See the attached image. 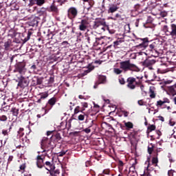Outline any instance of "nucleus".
<instances>
[{
    "instance_id": "36",
    "label": "nucleus",
    "mask_w": 176,
    "mask_h": 176,
    "mask_svg": "<svg viewBox=\"0 0 176 176\" xmlns=\"http://www.w3.org/2000/svg\"><path fill=\"white\" fill-rule=\"evenodd\" d=\"M11 9L12 10H19V5H17L15 3H11Z\"/></svg>"
},
{
    "instance_id": "28",
    "label": "nucleus",
    "mask_w": 176,
    "mask_h": 176,
    "mask_svg": "<svg viewBox=\"0 0 176 176\" xmlns=\"http://www.w3.org/2000/svg\"><path fill=\"white\" fill-rule=\"evenodd\" d=\"M40 96L41 100H45V98H47V97H49V91L41 93Z\"/></svg>"
},
{
    "instance_id": "14",
    "label": "nucleus",
    "mask_w": 176,
    "mask_h": 176,
    "mask_svg": "<svg viewBox=\"0 0 176 176\" xmlns=\"http://www.w3.org/2000/svg\"><path fill=\"white\" fill-rule=\"evenodd\" d=\"M140 41H142V43L139 44L136 46L138 49H142L144 50V49H146L148 47V45H149V38L148 37L144 38H140Z\"/></svg>"
},
{
    "instance_id": "22",
    "label": "nucleus",
    "mask_w": 176,
    "mask_h": 176,
    "mask_svg": "<svg viewBox=\"0 0 176 176\" xmlns=\"http://www.w3.org/2000/svg\"><path fill=\"white\" fill-rule=\"evenodd\" d=\"M13 126V124L10 125L8 129H3L2 130V134L4 135V137H8L9 133H10L12 130V127Z\"/></svg>"
},
{
    "instance_id": "38",
    "label": "nucleus",
    "mask_w": 176,
    "mask_h": 176,
    "mask_svg": "<svg viewBox=\"0 0 176 176\" xmlns=\"http://www.w3.org/2000/svg\"><path fill=\"white\" fill-rule=\"evenodd\" d=\"M36 5L37 6H42L44 3H45L46 1L45 0H36Z\"/></svg>"
},
{
    "instance_id": "64",
    "label": "nucleus",
    "mask_w": 176,
    "mask_h": 176,
    "mask_svg": "<svg viewBox=\"0 0 176 176\" xmlns=\"http://www.w3.org/2000/svg\"><path fill=\"white\" fill-rule=\"evenodd\" d=\"M133 171H136L135 170V166H131L130 168H129V172H133Z\"/></svg>"
},
{
    "instance_id": "11",
    "label": "nucleus",
    "mask_w": 176,
    "mask_h": 176,
    "mask_svg": "<svg viewBox=\"0 0 176 176\" xmlns=\"http://www.w3.org/2000/svg\"><path fill=\"white\" fill-rule=\"evenodd\" d=\"M36 160L38 168H43L45 167V155H37Z\"/></svg>"
},
{
    "instance_id": "16",
    "label": "nucleus",
    "mask_w": 176,
    "mask_h": 176,
    "mask_svg": "<svg viewBox=\"0 0 176 176\" xmlns=\"http://www.w3.org/2000/svg\"><path fill=\"white\" fill-rule=\"evenodd\" d=\"M47 12H50L51 13H55L56 14H58V8L56 6L54 3H53L50 7L46 8Z\"/></svg>"
},
{
    "instance_id": "39",
    "label": "nucleus",
    "mask_w": 176,
    "mask_h": 176,
    "mask_svg": "<svg viewBox=\"0 0 176 176\" xmlns=\"http://www.w3.org/2000/svg\"><path fill=\"white\" fill-rule=\"evenodd\" d=\"M31 35H32V32H28L27 37L23 39V43L28 42L30 41V38H31Z\"/></svg>"
},
{
    "instance_id": "32",
    "label": "nucleus",
    "mask_w": 176,
    "mask_h": 176,
    "mask_svg": "<svg viewBox=\"0 0 176 176\" xmlns=\"http://www.w3.org/2000/svg\"><path fill=\"white\" fill-rule=\"evenodd\" d=\"M123 40L118 38L116 41L113 42V46L114 47H119L118 46L120 45V43H122Z\"/></svg>"
},
{
    "instance_id": "35",
    "label": "nucleus",
    "mask_w": 176,
    "mask_h": 176,
    "mask_svg": "<svg viewBox=\"0 0 176 176\" xmlns=\"http://www.w3.org/2000/svg\"><path fill=\"white\" fill-rule=\"evenodd\" d=\"M81 105H82L81 112L83 113V111H85L86 108L89 107V104L87 102H82Z\"/></svg>"
},
{
    "instance_id": "46",
    "label": "nucleus",
    "mask_w": 176,
    "mask_h": 176,
    "mask_svg": "<svg viewBox=\"0 0 176 176\" xmlns=\"http://www.w3.org/2000/svg\"><path fill=\"white\" fill-rule=\"evenodd\" d=\"M0 120L1 122H6V120H8V117H6L5 115H3L0 116Z\"/></svg>"
},
{
    "instance_id": "45",
    "label": "nucleus",
    "mask_w": 176,
    "mask_h": 176,
    "mask_svg": "<svg viewBox=\"0 0 176 176\" xmlns=\"http://www.w3.org/2000/svg\"><path fill=\"white\" fill-rule=\"evenodd\" d=\"M43 80L42 78H36V85H42Z\"/></svg>"
},
{
    "instance_id": "49",
    "label": "nucleus",
    "mask_w": 176,
    "mask_h": 176,
    "mask_svg": "<svg viewBox=\"0 0 176 176\" xmlns=\"http://www.w3.org/2000/svg\"><path fill=\"white\" fill-rule=\"evenodd\" d=\"M119 80V83L120 85H125L126 84V81L124 80V78H120L118 79Z\"/></svg>"
},
{
    "instance_id": "15",
    "label": "nucleus",
    "mask_w": 176,
    "mask_h": 176,
    "mask_svg": "<svg viewBox=\"0 0 176 176\" xmlns=\"http://www.w3.org/2000/svg\"><path fill=\"white\" fill-rule=\"evenodd\" d=\"M57 103V97H52L47 102L46 104V109H48V111H50L53 107H54V104Z\"/></svg>"
},
{
    "instance_id": "37",
    "label": "nucleus",
    "mask_w": 176,
    "mask_h": 176,
    "mask_svg": "<svg viewBox=\"0 0 176 176\" xmlns=\"http://www.w3.org/2000/svg\"><path fill=\"white\" fill-rule=\"evenodd\" d=\"M94 69V66H89L87 70L84 72V75H87L89 72H91Z\"/></svg>"
},
{
    "instance_id": "59",
    "label": "nucleus",
    "mask_w": 176,
    "mask_h": 176,
    "mask_svg": "<svg viewBox=\"0 0 176 176\" xmlns=\"http://www.w3.org/2000/svg\"><path fill=\"white\" fill-rule=\"evenodd\" d=\"M111 124H113V126H116V124H118V121H116V120L115 119H112L111 121Z\"/></svg>"
},
{
    "instance_id": "4",
    "label": "nucleus",
    "mask_w": 176,
    "mask_h": 176,
    "mask_svg": "<svg viewBox=\"0 0 176 176\" xmlns=\"http://www.w3.org/2000/svg\"><path fill=\"white\" fill-rule=\"evenodd\" d=\"M126 87L131 90H134L137 86L141 85V81H137V78L134 77H129L126 79Z\"/></svg>"
},
{
    "instance_id": "2",
    "label": "nucleus",
    "mask_w": 176,
    "mask_h": 176,
    "mask_svg": "<svg viewBox=\"0 0 176 176\" xmlns=\"http://www.w3.org/2000/svg\"><path fill=\"white\" fill-rule=\"evenodd\" d=\"M120 68L122 69L124 73L132 71L135 72H140V67L135 65V64L131 63V60H122L120 62Z\"/></svg>"
},
{
    "instance_id": "33",
    "label": "nucleus",
    "mask_w": 176,
    "mask_h": 176,
    "mask_svg": "<svg viewBox=\"0 0 176 176\" xmlns=\"http://www.w3.org/2000/svg\"><path fill=\"white\" fill-rule=\"evenodd\" d=\"M149 94H150L151 98H155L156 97V94H155V91L153 90V88L150 87Z\"/></svg>"
},
{
    "instance_id": "52",
    "label": "nucleus",
    "mask_w": 176,
    "mask_h": 176,
    "mask_svg": "<svg viewBox=\"0 0 176 176\" xmlns=\"http://www.w3.org/2000/svg\"><path fill=\"white\" fill-rule=\"evenodd\" d=\"M27 167V166L25 165V164H22L20 166L19 168L20 170H21L22 171H24L25 170V168Z\"/></svg>"
},
{
    "instance_id": "51",
    "label": "nucleus",
    "mask_w": 176,
    "mask_h": 176,
    "mask_svg": "<svg viewBox=\"0 0 176 176\" xmlns=\"http://www.w3.org/2000/svg\"><path fill=\"white\" fill-rule=\"evenodd\" d=\"M39 14H46V8H41V10L38 12Z\"/></svg>"
},
{
    "instance_id": "21",
    "label": "nucleus",
    "mask_w": 176,
    "mask_h": 176,
    "mask_svg": "<svg viewBox=\"0 0 176 176\" xmlns=\"http://www.w3.org/2000/svg\"><path fill=\"white\" fill-rule=\"evenodd\" d=\"M154 148H155V144H153V143H151L150 146H148L147 148V152L148 155H153V152L155 151Z\"/></svg>"
},
{
    "instance_id": "10",
    "label": "nucleus",
    "mask_w": 176,
    "mask_h": 176,
    "mask_svg": "<svg viewBox=\"0 0 176 176\" xmlns=\"http://www.w3.org/2000/svg\"><path fill=\"white\" fill-rule=\"evenodd\" d=\"M143 67H148L149 69H153L152 65L156 64V60L155 59H151V58H147L143 62H142Z\"/></svg>"
},
{
    "instance_id": "31",
    "label": "nucleus",
    "mask_w": 176,
    "mask_h": 176,
    "mask_svg": "<svg viewBox=\"0 0 176 176\" xmlns=\"http://www.w3.org/2000/svg\"><path fill=\"white\" fill-rule=\"evenodd\" d=\"M45 165L47 166V167L50 168V170H54L56 168V167L52 164V162L49 161L45 162V163H44V166Z\"/></svg>"
},
{
    "instance_id": "7",
    "label": "nucleus",
    "mask_w": 176,
    "mask_h": 176,
    "mask_svg": "<svg viewBox=\"0 0 176 176\" xmlns=\"http://www.w3.org/2000/svg\"><path fill=\"white\" fill-rule=\"evenodd\" d=\"M14 72H19L21 75L25 73V63L19 62L14 65Z\"/></svg>"
},
{
    "instance_id": "5",
    "label": "nucleus",
    "mask_w": 176,
    "mask_h": 176,
    "mask_svg": "<svg viewBox=\"0 0 176 176\" xmlns=\"http://www.w3.org/2000/svg\"><path fill=\"white\" fill-rule=\"evenodd\" d=\"M79 12L78 11V8L75 7H70L67 10V17L69 20L74 21L76 17H78Z\"/></svg>"
},
{
    "instance_id": "34",
    "label": "nucleus",
    "mask_w": 176,
    "mask_h": 176,
    "mask_svg": "<svg viewBox=\"0 0 176 176\" xmlns=\"http://www.w3.org/2000/svg\"><path fill=\"white\" fill-rule=\"evenodd\" d=\"M113 72L114 74H116V75H120V74H122L123 72V69H119V68H114L113 69Z\"/></svg>"
},
{
    "instance_id": "23",
    "label": "nucleus",
    "mask_w": 176,
    "mask_h": 176,
    "mask_svg": "<svg viewBox=\"0 0 176 176\" xmlns=\"http://www.w3.org/2000/svg\"><path fill=\"white\" fill-rule=\"evenodd\" d=\"M45 168L47 170V171L50 173V175H52V176H57V175H58V174H60V170H58V169L53 170L54 169L49 170L47 168Z\"/></svg>"
},
{
    "instance_id": "24",
    "label": "nucleus",
    "mask_w": 176,
    "mask_h": 176,
    "mask_svg": "<svg viewBox=\"0 0 176 176\" xmlns=\"http://www.w3.org/2000/svg\"><path fill=\"white\" fill-rule=\"evenodd\" d=\"M10 112H12L13 116H15V118H17V116H19V109L16 107H12Z\"/></svg>"
},
{
    "instance_id": "61",
    "label": "nucleus",
    "mask_w": 176,
    "mask_h": 176,
    "mask_svg": "<svg viewBox=\"0 0 176 176\" xmlns=\"http://www.w3.org/2000/svg\"><path fill=\"white\" fill-rule=\"evenodd\" d=\"M62 46H63L64 47H67V46H68V45H69L68 43V41H63L62 43H61Z\"/></svg>"
},
{
    "instance_id": "17",
    "label": "nucleus",
    "mask_w": 176,
    "mask_h": 176,
    "mask_svg": "<svg viewBox=\"0 0 176 176\" xmlns=\"http://www.w3.org/2000/svg\"><path fill=\"white\" fill-rule=\"evenodd\" d=\"M157 47V45H156V43L153 42L152 44L149 45L148 46V50H149V54L151 56H153V54L152 53H157V50H156Z\"/></svg>"
},
{
    "instance_id": "40",
    "label": "nucleus",
    "mask_w": 176,
    "mask_h": 176,
    "mask_svg": "<svg viewBox=\"0 0 176 176\" xmlns=\"http://www.w3.org/2000/svg\"><path fill=\"white\" fill-rule=\"evenodd\" d=\"M79 112H82V108L80 107V106H77L74 109V115L79 113Z\"/></svg>"
},
{
    "instance_id": "48",
    "label": "nucleus",
    "mask_w": 176,
    "mask_h": 176,
    "mask_svg": "<svg viewBox=\"0 0 176 176\" xmlns=\"http://www.w3.org/2000/svg\"><path fill=\"white\" fill-rule=\"evenodd\" d=\"M163 104H164V102L163 100H158L157 102V107H162Z\"/></svg>"
},
{
    "instance_id": "63",
    "label": "nucleus",
    "mask_w": 176,
    "mask_h": 176,
    "mask_svg": "<svg viewBox=\"0 0 176 176\" xmlns=\"http://www.w3.org/2000/svg\"><path fill=\"white\" fill-rule=\"evenodd\" d=\"M12 161H13V155H10L8 160V163L9 164Z\"/></svg>"
},
{
    "instance_id": "19",
    "label": "nucleus",
    "mask_w": 176,
    "mask_h": 176,
    "mask_svg": "<svg viewBox=\"0 0 176 176\" xmlns=\"http://www.w3.org/2000/svg\"><path fill=\"white\" fill-rule=\"evenodd\" d=\"M118 9L119 7L116 4H110L107 12L108 13H115V12H118Z\"/></svg>"
},
{
    "instance_id": "12",
    "label": "nucleus",
    "mask_w": 176,
    "mask_h": 176,
    "mask_svg": "<svg viewBox=\"0 0 176 176\" xmlns=\"http://www.w3.org/2000/svg\"><path fill=\"white\" fill-rule=\"evenodd\" d=\"M102 25H107V22H105V21L104 20H98L94 22L92 27L94 30H98L99 31H100Z\"/></svg>"
},
{
    "instance_id": "41",
    "label": "nucleus",
    "mask_w": 176,
    "mask_h": 176,
    "mask_svg": "<svg viewBox=\"0 0 176 176\" xmlns=\"http://www.w3.org/2000/svg\"><path fill=\"white\" fill-rule=\"evenodd\" d=\"M160 16H161L162 17L164 18V17H167V16H168V12L167 11H161L160 13Z\"/></svg>"
},
{
    "instance_id": "58",
    "label": "nucleus",
    "mask_w": 176,
    "mask_h": 176,
    "mask_svg": "<svg viewBox=\"0 0 176 176\" xmlns=\"http://www.w3.org/2000/svg\"><path fill=\"white\" fill-rule=\"evenodd\" d=\"M129 175H130V176H135V175H137V170L132 171V172H129Z\"/></svg>"
},
{
    "instance_id": "47",
    "label": "nucleus",
    "mask_w": 176,
    "mask_h": 176,
    "mask_svg": "<svg viewBox=\"0 0 176 176\" xmlns=\"http://www.w3.org/2000/svg\"><path fill=\"white\" fill-rule=\"evenodd\" d=\"M29 6H34V5L36 4V0H29Z\"/></svg>"
},
{
    "instance_id": "53",
    "label": "nucleus",
    "mask_w": 176,
    "mask_h": 176,
    "mask_svg": "<svg viewBox=\"0 0 176 176\" xmlns=\"http://www.w3.org/2000/svg\"><path fill=\"white\" fill-rule=\"evenodd\" d=\"M109 173H111V171L109 170V169H104L102 171V174H104L105 175H109Z\"/></svg>"
},
{
    "instance_id": "1",
    "label": "nucleus",
    "mask_w": 176,
    "mask_h": 176,
    "mask_svg": "<svg viewBox=\"0 0 176 176\" xmlns=\"http://www.w3.org/2000/svg\"><path fill=\"white\" fill-rule=\"evenodd\" d=\"M46 137H43L41 142V148L43 149V152H47L52 153L54 147L52 145V141L60 143L61 142V134L56 131H47Z\"/></svg>"
},
{
    "instance_id": "50",
    "label": "nucleus",
    "mask_w": 176,
    "mask_h": 176,
    "mask_svg": "<svg viewBox=\"0 0 176 176\" xmlns=\"http://www.w3.org/2000/svg\"><path fill=\"white\" fill-rule=\"evenodd\" d=\"M82 131H84V133H86V134H89L91 133V129H90V128H86L83 129Z\"/></svg>"
},
{
    "instance_id": "18",
    "label": "nucleus",
    "mask_w": 176,
    "mask_h": 176,
    "mask_svg": "<svg viewBox=\"0 0 176 176\" xmlns=\"http://www.w3.org/2000/svg\"><path fill=\"white\" fill-rule=\"evenodd\" d=\"M167 93L169 96H176V84L167 87Z\"/></svg>"
},
{
    "instance_id": "13",
    "label": "nucleus",
    "mask_w": 176,
    "mask_h": 176,
    "mask_svg": "<svg viewBox=\"0 0 176 176\" xmlns=\"http://www.w3.org/2000/svg\"><path fill=\"white\" fill-rule=\"evenodd\" d=\"M105 83H107V76L98 75V81L95 82V85H94V89H97V87H98V85H104Z\"/></svg>"
},
{
    "instance_id": "20",
    "label": "nucleus",
    "mask_w": 176,
    "mask_h": 176,
    "mask_svg": "<svg viewBox=\"0 0 176 176\" xmlns=\"http://www.w3.org/2000/svg\"><path fill=\"white\" fill-rule=\"evenodd\" d=\"M67 122H60V125L57 126L58 131H63V130H65L67 129Z\"/></svg>"
},
{
    "instance_id": "29",
    "label": "nucleus",
    "mask_w": 176,
    "mask_h": 176,
    "mask_svg": "<svg viewBox=\"0 0 176 176\" xmlns=\"http://www.w3.org/2000/svg\"><path fill=\"white\" fill-rule=\"evenodd\" d=\"M3 46H4V50H6V52L10 50V41L5 42Z\"/></svg>"
},
{
    "instance_id": "6",
    "label": "nucleus",
    "mask_w": 176,
    "mask_h": 176,
    "mask_svg": "<svg viewBox=\"0 0 176 176\" xmlns=\"http://www.w3.org/2000/svg\"><path fill=\"white\" fill-rule=\"evenodd\" d=\"M163 151V148H158L155 151H153V157L151 158V163L154 167H157V163H159V153Z\"/></svg>"
},
{
    "instance_id": "42",
    "label": "nucleus",
    "mask_w": 176,
    "mask_h": 176,
    "mask_svg": "<svg viewBox=\"0 0 176 176\" xmlns=\"http://www.w3.org/2000/svg\"><path fill=\"white\" fill-rule=\"evenodd\" d=\"M24 128H20L19 130L18 131V134L19 137H23L24 135Z\"/></svg>"
},
{
    "instance_id": "26",
    "label": "nucleus",
    "mask_w": 176,
    "mask_h": 176,
    "mask_svg": "<svg viewBox=\"0 0 176 176\" xmlns=\"http://www.w3.org/2000/svg\"><path fill=\"white\" fill-rule=\"evenodd\" d=\"M30 25H32V27H37L38 25V19L37 18H33V19L30 21Z\"/></svg>"
},
{
    "instance_id": "30",
    "label": "nucleus",
    "mask_w": 176,
    "mask_h": 176,
    "mask_svg": "<svg viewBox=\"0 0 176 176\" xmlns=\"http://www.w3.org/2000/svg\"><path fill=\"white\" fill-rule=\"evenodd\" d=\"M156 130V126L151 124L149 125L147 128V133H152V131H155Z\"/></svg>"
},
{
    "instance_id": "3",
    "label": "nucleus",
    "mask_w": 176,
    "mask_h": 176,
    "mask_svg": "<svg viewBox=\"0 0 176 176\" xmlns=\"http://www.w3.org/2000/svg\"><path fill=\"white\" fill-rule=\"evenodd\" d=\"M162 31L166 35V36H171L175 39L176 38V24L171 23L169 26L164 25L162 27Z\"/></svg>"
},
{
    "instance_id": "8",
    "label": "nucleus",
    "mask_w": 176,
    "mask_h": 176,
    "mask_svg": "<svg viewBox=\"0 0 176 176\" xmlns=\"http://www.w3.org/2000/svg\"><path fill=\"white\" fill-rule=\"evenodd\" d=\"M78 28L80 31H86L89 27V18H84L80 22H78Z\"/></svg>"
},
{
    "instance_id": "55",
    "label": "nucleus",
    "mask_w": 176,
    "mask_h": 176,
    "mask_svg": "<svg viewBox=\"0 0 176 176\" xmlns=\"http://www.w3.org/2000/svg\"><path fill=\"white\" fill-rule=\"evenodd\" d=\"M65 153H67V151H60L58 153V156H59L60 157H63V156H64Z\"/></svg>"
},
{
    "instance_id": "60",
    "label": "nucleus",
    "mask_w": 176,
    "mask_h": 176,
    "mask_svg": "<svg viewBox=\"0 0 176 176\" xmlns=\"http://www.w3.org/2000/svg\"><path fill=\"white\" fill-rule=\"evenodd\" d=\"M14 57H16V55L8 56V58H9L11 63H13V60H14Z\"/></svg>"
},
{
    "instance_id": "25",
    "label": "nucleus",
    "mask_w": 176,
    "mask_h": 176,
    "mask_svg": "<svg viewBox=\"0 0 176 176\" xmlns=\"http://www.w3.org/2000/svg\"><path fill=\"white\" fill-rule=\"evenodd\" d=\"M96 39H97V37L94 35H91L87 36V42L89 43H92L93 42H96Z\"/></svg>"
},
{
    "instance_id": "27",
    "label": "nucleus",
    "mask_w": 176,
    "mask_h": 176,
    "mask_svg": "<svg viewBox=\"0 0 176 176\" xmlns=\"http://www.w3.org/2000/svg\"><path fill=\"white\" fill-rule=\"evenodd\" d=\"M124 126L126 127V130H130V129L134 127V124L131 122H124Z\"/></svg>"
},
{
    "instance_id": "54",
    "label": "nucleus",
    "mask_w": 176,
    "mask_h": 176,
    "mask_svg": "<svg viewBox=\"0 0 176 176\" xmlns=\"http://www.w3.org/2000/svg\"><path fill=\"white\" fill-rule=\"evenodd\" d=\"M105 28H108V25H107V23H106V25H102V26L100 31L101 32H105Z\"/></svg>"
},
{
    "instance_id": "9",
    "label": "nucleus",
    "mask_w": 176,
    "mask_h": 176,
    "mask_svg": "<svg viewBox=\"0 0 176 176\" xmlns=\"http://www.w3.org/2000/svg\"><path fill=\"white\" fill-rule=\"evenodd\" d=\"M19 83L18 86L19 87H21L22 89H24L25 87H27L30 83V80H28V78H25L23 76H21L19 78H18Z\"/></svg>"
},
{
    "instance_id": "57",
    "label": "nucleus",
    "mask_w": 176,
    "mask_h": 176,
    "mask_svg": "<svg viewBox=\"0 0 176 176\" xmlns=\"http://www.w3.org/2000/svg\"><path fill=\"white\" fill-rule=\"evenodd\" d=\"M124 164L121 160H120L118 162V166H119V169L120 170L122 169V168L123 167Z\"/></svg>"
},
{
    "instance_id": "62",
    "label": "nucleus",
    "mask_w": 176,
    "mask_h": 176,
    "mask_svg": "<svg viewBox=\"0 0 176 176\" xmlns=\"http://www.w3.org/2000/svg\"><path fill=\"white\" fill-rule=\"evenodd\" d=\"M168 176H174V170H168Z\"/></svg>"
},
{
    "instance_id": "43",
    "label": "nucleus",
    "mask_w": 176,
    "mask_h": 176,
    "mask_svg": "<svg viewBox=\"0 0 176 176\" xmlns=\"http://www.w3.org/2000/svg\"><path fill=\"white\" fill-rule=\"evenodd\" d=\"M134 9H135V10L136 11V12H140V10H141V5H140V4H136V5H135V6H134Z\"/></svg>"
},
{
    "instance_id": "56",
    "label": "nucleus",
    "mask_w": 176,
    "mask_h": 176,
    "mask_svg": "<svg viewBox=\"0 0 176 176\" xmlns=\"http://www.w3.org/2000/svg\"><path fill=\"white\" fill-rule=\"evenodd\" d=\"M78 120L83 121L85 120V115H79L78 117Z\"/></svg>"
},
{
    "instance_id": "44",
    "label": "nucleus",
    "mask_w": 176,
    "mask_h": 176,
    "mask_svg": "<svg viewBox=\"0 0 176 176\" xmlns=\"http://www.w3.org/2000/svg\"><path fill=\"white\" fill-rule=\"evenodd\" d=\"M49 85H53L54 83V76H50L48 80Z\"/></svg>"
}]
</instances>
